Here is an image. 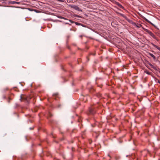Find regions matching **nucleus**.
I'll use <instances>...</instances> for the list:
<instances>
[{
	"instance_id": "f257e3e1",
	"label": "nucleus",
	"mask_w": 160,
	"mask_h": 160,
	"mask_svg": "<svg viewBox=\"0 0 160 160\" xmlns=\"http://www.w3.org/2000/svg\"><path fill=\"white\" fill-rule=\"evenodd\" d=\"M69 6L71 8H73L76 10H78V11L81 12L82 11V10L81 9L79 8L77 6L69 5Z\"/></svg>"
},
{
	"instance_id": "f03ea898",
	"label": "nucleus",
	"mask_w": 160,
	"mask_h": 160,
	"mask_svg": "<svg viewBox=\"0 0 160 160\" xmlns=\"http://www.w3.org/2000/svg\"><path fill=\"white\" fill-rule=\"evenodd\" d=\"M147 32L151 36H152L154 39H155L157 41L158 40L157 39V38L156 37V36H155V35L152 33L150 31L147 30Z\"/></svg>"
},
{
	"instance_id": "7ed1b4c3",
	"label": "nucleus",
	"mask_w": 160,
	"mask_h": 160,
	"mask_svg": "<svg viewBox=\"0 0 160 160\" xmlns=\"http://www.w3.org/2000/svg\"><path fill=\"white\" fill-rule=\"evenodd\" d=\"M90 113L92 114H93L96 112V111L94 110L93 108H92L89 109Z\"/></svg>"
},
{
	"instance_id": "20e7f679",
	"label": "nucleus",
	"mask_w": 160,
	"mask_h": 160,
	"mask_svg": "<svg viewBox=\"0 0 160 160\" xmlns=\"http://www.w3.org/2000/svg\"><path fill=\"white\" fill-rule=\"evenodd\" d=\"M151 44L155 48H157L160 51V47H158V46L155 45L153 43H151Z\"/></svg>"
},
{
	"instance_id": "39448f33",
	"label": "nucleus",
	"mask_w": 160,
	"mask_h": 160,
	"mask_svg": "<svg viewBox=\"0 0 160 160\" xmlns=\"http://www.w3.org/2000/svg\"><path fill=\"white\" fill-rule=\"evenodd\" d=\"M148 64L152 68L154 69L155 70L156 69V68L152 64L150 63L149 62H148Z\"/></svg>"
},
{
	"instance_id": "423d86ee",
	"label": "nucleus",
	"mask_w": 160,
	"mask_h": 160,
	"mask_svg": "<svg viewBox=\"0 0 160 160\" xmlns=\"http://www.w3.org/2000/svg\"><path fill=\"white\" fill-rule=\"evenodd\" d=\"M149 55H150V56H151L153 58L154 60H155L156 59V58L155 56L154 55H153L151 53H149Z\"/></svg>"
},
{
	"instance_id": "0eeeda50",
	"label": "nucleus",
	"mask_w": 160,
	"mask_h": 160,
	"mask_svg": "<svg viewBox=\"0 0 160 160\" xmlns=\"http://www.w3.org/2000/svg\"><path fill=\"white\" fill-rule=\"evenodd\" d=\"M144 20L146 21H147V22H148L150 23L152 25H153L154 26H155L152 23H151L149 21L148 19H147V18H144Z\"/></svg>"
},
{
	"instance_id": "6e6552de",
	"label": "nucleus",
	"mask_w": 160,
	"mask_h": 160,
	"mask_svg": "<svg viewBox=\"0 0 160 160\" xmlns=\"http://www.w3.org/2000/svg\"><path fill=\"white\" fill-rule=\"evenodd\" d=\"M144 72L148 75H150L151 74V73L148 71H145Z\"/></svg>"
},
{
	"instance_id": "1a4fd4ad",
	"label": "nucleus",
	"mask_w": 160,
	"mask_h": 160,
	"mask_svg": "<svg viewBox=\"0 0 160 160\" xmlns=\"http://www.w3.org/2000/svg\"><path fill=\"white\" fill-rule=\"evenodd\" d=\"M75 16L76 17H78V18H81V17L80 16L78 15H76Z\"/></svg>"
},
{
	"instance_id": "9d476101",
	"label": "nucleus",
	"mask_w": 160,
	"mask_h": 160,
	"mask_svg": "<svg viewBox=\"0 0 160 160\" xmlns=\"http://www.w3.org/2000/svg\"><path fill=\"white\" fill-rule=\"evenodd\" d=\"M75 23L77 25H79L80 24V23L77 22H75Z\"/></svg>"
},
{
	"instance_id": "9b49d317",
	"label": "nucleus",
	"mask_w": 160,
	"mask_h": 160,
	"mask_svg": "<svg viewBox=\"0 0 160 160\" xmlns=\"http://www.w3.org/2000/svg\"><path fill=\"white\" fill-rule=\"evenodd\" d=\"M57 0L58 1H59L60 2H64V1L62 0Z\"/></svg>"
},
{
	"instance_id": "f8f14e48",
	"label": "nucleus",
	"mask_w": 160,
	"mask_h": 160,
	"mask_svg": "<svg viewBox=\"0 0 160 160\" xmlns=\"http://www.w3.org/2000/svg\"><path fill=\"white\" fill-rule=\"evenodd\" d=\"M69 21L71 22L72 23H74V22L72 21V20H69Z\"/></svg>"
},
{
	"instance_id": "ddd939ff",
	"label": "nucleus",
	"mask_w": 160,
	"mask_h": 160,
	"mask_svg": "<svg viewBox=\"0 0 160 160\" xmlns=\"http://www.w3.org/2000/svg\"><path fill=\"white\" fill-rule=\"evenodd\" d=\"M18 2H14L13 3L18 4Z\"/></svg>"
},
{
	"instance_id": "4468645a",
	"label": "nucleus",
	"mask_w": 160,
	"mask_h": 160,
	"mask_svg": "<svg viewBox=\"0 0 160 160\" xmlns=\"http://www.w3.org/2000/svg\"><path fill=\"white\" fill-rule=\"evenodd\" d=\"M141 26V24H139V25L137 26L139 28Z\"/></svg>"
},
{
	"instance_id": "2eb2a0df",
	"label": "nucleus",
	"mask_w": 160,
	"mask_h": 160,
	"mask_svg": "<svg viewBox=\"0 0 160 160\" xmlns=\"http://www.w3.org/2000/svg\"><path fill=\"white\" fill-rule=\"evenodd\" d=\"M157 35H158V36H159V37H160V33H158L157 34Z\"/></svg>"
},
{
	"instance_id": "dca6fc26",
	"label": "nucleus",
	"mask_w": 160,
	"mask_h": 160,
	"mask_svg": "<svg viewBox=\"0 0 160 160\" xmlns=\"http://www.w3.org/2000/svg\"><path fill=\"white\" fill-rule=\"evenodd\" d=\"M3 98H5V96H4H4H3Z\"/></svg>"
},
{
	"instance_id": "f3484780",
	"label": "nucleus",
	"mask_w": 160,
	"mask_h": 160,
	"mask_svg": "<svg viewBox=\"0 0 160 160\" xmlns=\"http://www.w3.org/2000/svg\"><path fill=\"white\" fill-rule=\"evenodd\" d=\"M61 18H63V19H65V18H62V17Z\"/></svg>"
},
{
	"instance_id": "a211bd4d",
	"label": "nucleus",
	"mask_w": 160,
	"mask_h": 160,
	"mask_svg": "<svg viewBox=\"0 0 160 160\" xmlns=\"http://www.w3.org/2000/svg\"><path fill=\"white\" fill-rule=\"evenodd\" d=\"M22 97L21 96V98H20V100H21V99H22Z\"/></svg>"
},
{
	"instance_id": "6ab92c4d",
	"label": "nucleus",
	"mask_w": 160,
	"mask_h": 160,
	"mask_svg": "<svg viewBox=\"0 0 160 160\" xmlns=\"http://www.w3.org/2000/svg\"><path fill=\"white\" fill-rule=\"evenodd\" d=\"M35 11H36V12H38L37 11V10H35Z\"/></svg>"
},
{
	"instance_id": "aec40b11",
	"label": "nucleus",
	"mask_w": 160,
	"mask_h": 160,
	"mask_svg": "<svg viewBox=\"0 0 160 160\" xmlns=\"http://www.w3.org/2000/svg\"><path fill=\"white\" fill-rule=\"evenodd\" d=\"M124 18H125L126 16H123Z\"/></svg>"
},
{
	"instance_id": "412c9836",
	"label": "nucleus",
	"mask_w": 160,
	"mask_h": 160,
	"mask_svg": "<svg viewBox=\"0 0 160 160\" xmlns=\"http://www.w3.org/2000/svg\"><path fill=\"white\" fill-rule=\"evenodd\" d=\"M158 82H159V83H160V82L159 81H158Z\"/></svg>"
},
{
	"instance_id": "4be33fe9",
	"label": "nucleus",
	"mask_w": 160,
	"mask_h": 160,
	"mask_svg": "<svg viewBox=\"0 0 160 160\" xmlns=\"http://www.w3.org/2000/svg\"><path fill=\"white\" fill-rule=\"evenodd\" d=\"M120 5L122 7V5Z\"/></svg>"
},
{
	"instance_id": "5701e85b",
	"label": "nucleus",
	"mask_w": 160,
	"mask_h": 160,
	"mask_svg": "<svg viewBox=\"0 0 160 160\" xmlns=\"http://www.w3.org/2000/svg\"><path fill=\"white\" fill-rule=\"evenodd\" d=\"M108 156H109V157H110V156L109 155H108Z\"/></svg>"
},
{
	"instance_id": "b1692460",
	"label": "nucleus",
	"mask_w": 160,
	"mask_h": 160,
	"mask_svg": "<svg viewBox=\"0 0 160 160\" xmlns=\"http://www.w3.org/2000/svg\"><path fill=\"white\" fill-rule=\"evenodd\" d=\"M159 73H160V71L159 72Z\"/></svg>"
}]
</instances>
